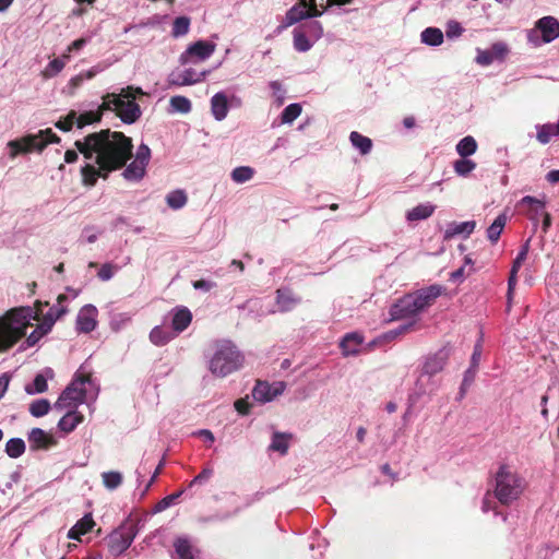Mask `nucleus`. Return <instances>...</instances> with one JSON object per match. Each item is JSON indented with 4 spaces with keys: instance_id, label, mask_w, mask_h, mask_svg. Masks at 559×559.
<instances>
[{
    "instance_id": "f257e3e1",
    "label": "nucleus",
    "mask_w": 559,
    "mask_h": 559,
    "mask_svg": "<svg viewBox=\"0 0 559 559\" xmlns=\"http://www.w3.org/2000/svg\"><path fill=\"white\" fill-rule=\"evenodd\" d=\"M74 146L85 159L94 160L81 168L82 183L86 187H94L98 178L106 180L110 173L123 167L122 177L128 181H140L146 174L148 164L141 159L134 157L127 165L133 156V142L123 132L103 129L76 140Z\"/></svg>"
},
{
    "instance_id": "f03ea898",
    "label": "nucleus",
    "mask_w": 559,
    "mask_h": 559,
    "mask_svg": "<svg viewBox=\"0 0 559 559\" xmlns=\"http://www.w3.org/2000/svg\"><path fill=\"white\" fill-rule=\"evenodd\" d=\"M31 308H13L0 317V352L13 347L26 334L31 325Z\"/></svg>"
},
{
    "instance_id": "7ed1b4c3",
    "label": "nucleus",
    "mask_w": 559,
    "mask_h": 559,
    "mask_svg": "<svg viewBox=\"0 0 559 559\" xmlns=\"http://www.w3.org/2000/svg\"><path fill=\"white\" fill-rule=\"evenodd\" d=\"M442 287L431 285L419 289L414 294H408L399 299L390 309L391 320H402L416 316L420 311L430 307L441 295Z\"/></svg>"
},
{
    "instance_id": "20e7f679",
    "label": "nucleus",
    "mask_w": 559,
    "mask_h": 559,
    "mask_svg": "<svg viewBox=\"0 0 559 559\" xmlns=\"http://www.w3.org/2000/svg\"><path fill=\"white\" fill-rule=\"evenodd\" d=\"M525 490V480L509 465L502 464L495 476V497L503 506L518 500Z\"/></svg>"
},
{
    "instance_id": "39448f33",
    "label": "nucleus",
    "mask_w": 559,
    "mask_h": 559,
    "mask_svg": "<svg viewBox=\"0 0 559 559\" xmlns=\"http://www.w3.org/2000/svg\"><path fill=\"white\" fill-rule=\"evenodd\" d=\"M243 362V357L235 345L229 342H223L210 360V371L216 377H226L238 370Z\"/></svg>"
},
{
    "instance_id": "423d86ee",
    "label": "nucleus",
    "mask_w": 559,
    "mask_h": 559,
    "mask_svg": "<svg viewBox=\"0 0 559 559\" xmlns=\"http://www.w3.org/2000/svg\"><path fill=\"white\" fill-rule=\"evenodd\" d=\"M61 139L50 129L40 130L36 134H27L8 142L10 157L27 154L34 151L41 152L49 143H60Z\"/></svg>"
},
{
    "instance_id": "0eeeda50",
    "label": "nucleus",
    "mask_w": 559,
    "mask_h": 559,
    "mask_svg": "<svg viewBox=\"0 0 559 559\" xmlns=\"http://www.w3.org/2000/svg\"><path fill=\"white\" fill-rule=\"evenodd\" d=\"M90 381V373L78 371L72 382L64 389V391L55 403V408L58 411L76 408L79 404H82L85 401L86 391L84 389V384Z\"/></svg>"
},
{
    "instance_id": "6e6552de",
    "label": "nucleus",
    "mask_w": 559,
    "mask_h": 559,
    "mask_svg": "<svg viewBox=\"0 0 559 559\" xmlns=\"http://www.w3.org/2000/svg\"><path fill=\"white\" fill-rule=\"evenodd\" d=\"M136 535V527L133 523H126L111 532L107 537L109 551L114 556H120L132 544Z\"/></svg>"
},
{
    "instance_id": "1a4fd4ad",
    "label": "nucleus",
    "mask_w": 559,
    "mask_h": 559,
    "mask_svg": "<svg viewBox=\"0 0 559 559\" xmlns=\"http://www.w3.org/2000/svg\"><path fill=\"white\" fill-rule=\"evenodd\" d=\"M114 98V102H116V116L119 117L122 122L132 124L140 119L142 110L139 104L134 100L126 99L122 96H115Z\"/></svg>"
},
{
    "instance_id": "9d476101",
    "label": "nucleus",
    "mask_w": 559,
    "mask_h": 559,
    "mask_svg": "<svg viewBox=\"0 0 559 559\" xmlns=\"http://www.w3.org/2000/svg\"><path fill=\"white\" fill-rule=\"evenodd\" d=\"M322 13L323 11L319 10L318 3L313 0L310 7L306 5L304 2H297L286 12L285 24L286 26H292L301 20L321 16Z\"/></svg>"
},
{
    "instance_id": "9b49d317",
    "label": "nucleus",
    "mask_w": 559,
    "mask_h": 559,
    "mask_svg": "<svg viewBox=\"0 0 559 559\" xmlns=\"http://www.w3.org/2000/svg\"><path fill=\"white\" fill-rule=\"evenodd\" d=\"M97 309L93 305L84 306L76 317V330L82 333L92 332L97 324Z\"/></svg>"
},
{
    "instance_id": "f8f14e48",
    "label": "nucleus",
    "mask_w": 559,
    "mask_h": 559,
    "mask_svg": "<svg viewBox=\"0 0 559 559\" xmlns=\"http://www.w3.org/2000/svg\"><path fill=\"white\" fill-rule=\"evenodd\" d=\"M536 27L540 31L545 43H550L559 37V21L554 16L539 19L536 23Z\"/></svg>"
},
{
    "instance_id": "ddd939ff",
    "label": "nucleus",
    "mask_w": 559,
    "mask_h": 559,
    "mask_svg": "<svg viewBox=\"0 0 559 559\" xmlns=\"http://www.w3.org/2000/svg\"><path fill=\"white\" fill-rule=\"evenodd\" d=\"M284 384L281 388H273L267 382L258 381L252 390V396L258 402H270L283 392Z\"/></svg>"
},
{
    "instance_id": "4468645a",
    "label": "nucleus",
    "mask_w": 559,
    "mask_h": 559,
    "mask_svg": "<svg viewBox=\"0 0 559 559\" xmlns=\"http://www.w3.org/2000/svg\"><path fill=\"white\" fill-rule=\"evenodd\" d=\"M449 358V353L445 349H441L435 355L427 358L425 365H424V372L429 376H433L438 372H440Z\"/></svg>"
},
{
    "instance_id": "2eb2a0df",
    "label": "nucleus",
    "mask_w": 559,
    "mask_h": 559,
    "mask_svg": "<svg viewBox=\"0 0 559 559\" xmlns=\"http://www.w3.org/2000/svg\"><path fill=\"white\" fill-rule=\"evenodd\" d=\"M192 321V313L187 307H177L174 310L171 328L176 333L185 331Z\"/></svg>"
},
{
    "instance_id": "dca6fc26",
    "label": "nucleus",
    "mask_w": 559,
    "mask_h": 559,
    "mask_svg": "<svg viewBox=\"0 0 559 559\" xmlns=\"http://www.w3.org/2000/svg\"><path fill=\"white\" fill-rule=\"evenodd\" d=\"M69 411L62 416V418L58 423V427L63 432L73 431L78 425L83 423L84 415L74 408H68Z\"/></svg>"
},
{
    "instance_id": "f3484780",
    "label": "nucleus",
    "mask_w": 559,
    "mask_h": 559,
    "mask_svg": "<svg viewBox=\"0 0 559 559\" xmlns=\"http://www.w3.org/2000/svg\"><path fill=\"white\" fill-rule=\"evenodd\" d=\"M94 525L95 522L92 514H85L74 526L70 528L68 537L70 539L81 540V536L91 532Z\"/></svg>"
},
{
    "instance_id": "a211bd4d",
    "label": "nucleus",
    "mask_w": 559,
    "mask_h": 559,
    "mask_svg": "<svg viewBox=\"0 0 559 559\" xmlns=\"http://www.w3.org/2000/svg\"><path fill=\"white\" fill-rule=\"evenodd\" d=\"M174 548L179 559H194L199 552L187 537H177L174 540Z\"/></svg>"
},
{
    "instance_id": "6ab92c4d",
    "label": "nucleus",
    "mask_w": 559,
    "mask_h": 559,
    "mask_svg": "<svg viewBox=\"0 0 559 559\" xmlns=\"http://www.w3.org/2000/svg\"><path fill=\"white\" fill-rule=\"evenodd\" d=\"M211 110L216 120L222 121L226 118L228 114V99L223 92L216 93L211 98Z\"/></svg>"
},
{
    "instance_id": "aec40b11",
    "label": "nucleus",
    "mask_w": 559,
    "mask_h": 559,
    "mask_svg": "<svg viewBox=\"0 0 559 559\" xmlns=\"http://www.w3.org/2000/svg\"><path fill=\"white\" fill-rule=\"evenodd\" d=\"M364 337L359 333H348L346 334L341 343L340 347L342 353L345 356L355 355L359 352V346L361 345Z\"/></svg>"
},
{
    "instance_id": "412c9836",
    "label": "nucleus",
    "mask_w": 559,
    "mask_h": 559,
    "mask_svg": "<svg viewBox=\"0 0 559 559\" xmlns=\"http://www.w3.org/2000/svg\"><path fill=\"white\" fill-rule=\"evenodd\" d=\"M214 50V44L205 40H199L193 45L189 46V48L187 49V53L190 56L198 57L200 60H205L209 57H211Z\"/></svg>"
},
{
    "instance_id": "4be33fe9",
    "label": "nucleus",
    "mask_w": 559,
    "mask_h": 559,
    "mask_svg": "<svg viewBox=\"0 0 559 559\" xmlns=\"http://www.w3.org/2000/svg\"><path fill=\"white\" fill-rule=\"evenodd\" d=\"M522 204H527L530 206L528 210V218L534 222L535 226L538 223L539 215L543 216V212L546 203L542 200H538L534 197L526 195L521 200Z\"/></svg>"
},
{
    "instance_id": "5701e85b",
    "label": "nucleus",
    "mask_w": 559,
    "mask_h": 559,
    "mask_svg": "<svg viewBox=\"0 0 559 559\" xmlns=\"http://www.w3.org/2000/svg\"><path fill=\"white\" fill-rule=\"evenodd\" d=\"M293 435L285 432H274L272 437V442L269 447L271 451L278 452L282 455H285L289 449V441L292 440Z\"/></svg>"
},
{
    "instance_id": "b1692460",
    "label": "nucleus",
    "mask_w": 559,
    "mask_h": 559,
    "mask_svg": "<svg viewBox=\"0 0 559 559\" xmlns=\"http://www.w3.org/2000/svg\"><path fill=\"white\" fill-rule=\"evenodd\" d=\"M28 440L37 449H47L55 444V440L52 439V437L48 436L40 428H33L29 432Z\"/></svg>"
},
{
    "instance_id": "393cba45",
    "label": "nucleus",
    "mask_w": 559,
    "mask_h": 559,
    "mask_svg": "<svg viewBox=\"0 0 559 559\" xmlns=\"http://www.w3.org/2000/svg\"><path fill=\"white\" fill-rule=\"evenodd\" d=\"M67 309H60L57 314L52 316L49 314V323L47 324V329H43V331H39L38 329H35L26 338V342L28 346H34L45 334H47L55 322L61 318L64 313H67Z\"/></svg>"
},
{
    "instance_id": "a878e982",
    "label": "nucleus",
    "mask_w": 559,
    "mask_h": 559,
    "mask_svg": "<svg viewBox=\"0 0 559 559\" xmlns=\"http://www.w3.org/2000/svg\"><path fill=\"white\" fill-rule=\"evenodd\" d=\"M349 141H350L352 145L360 152L361 155H367L372 150L371 139L360 134L357 131L350 132Z\"/></svg>"
},
{
    "instance_id": "bb28decb",
    "label": "nucleus",
    "mask_w": 559,
    "mask_h": 559,
    "mask_svg": "<svg viewBox=\"0 0 559 559\" xmlns=\"http://www.w3.org/2000/svg\"><path fill=\"white\" fill-rule=\"evenodd\" d=\"M476 223L474 221L454 223L445 230V238H451L456 235L465 234L471 235L475 229Z\"/></svg>"
},
{
    "instance_id": "cd10ccee",
    "label": "nucleus",
    "mask_w": 559,
    "mask_h": 559,
    "mask_svg": "<svg viewBox=\"0 0 559 559\" xmlns=\"http://www.w3.org/2000/svg\"><path fill=\"white\" fill-rule=\"evenodd\" d=\"M435 212L431 204H419L407 212L406 218L411 222L421 221L430 217Z\"/></svg>"
},
{
    "instance_id": "c85d7f7f",
    "label": "nucleus",
    "mask_w": 559,
    "mask_h": 559,
    "mask_svg": "<svg viewBox=\"0 0 559 559\" xmlns=\"http://www.w3.org/2000/svg\"><path fill=\"white\" fill-rule=\"evenodd\" d=\"M507 224V216L504 214H500L497 216V218L493 221V223L487 228V238L492 242L496 243L500 235Z\"/></svg>"
},
{
    "instance_id": "c756f323",
    "label": "nucleus",
    "mask_w": 559,
    "mask_h": 559,
    "mask_svg": "<svg viewBox=\"0 0 559 559\" xmlns=\"http://www.w3.org/2000/svg\"><path fill=\"white\" fill-rule=\"evenodd\" d=\"M477 147L476 140L472 135H467L456 144V152L461 157L465 158L473 155Z\"/></svg>"
},
{
    "instance_id": "7c9ffc66",
    "label": "nucleus",
    "mask_w": 559,
    "mask_h": 559,
    "mask_svg": "<svg viewBox=\"0 0 559 559\" xmlns=\"http://www.w3.org/2000/svg\"><path fill=\"white\" fill-rule=\"evenodd\" d=\"M276 295L277 305L283 312L290 311L298 302L288 290L277 289Z\"/></svg>"
},
{
    "instance_id": "2f4dec72",
    "label": "nucleus",
    "mask_w": 559,
    "mask_h": 559,
    "mask_svg": "<svg viewBox=\"0 0 559 559\" xmlns=\"http://www.w3.org/2000/svg\"><path fill=\"white\" fill-rule=\"evenodd\" d=\"M173 337V333L162 326H155L150 333V340L156 346L166 345Z\"/></svg>"
},
{
    "instance_id": "473e14b6",
    "label": "nucleus",
    "mask_w": 559,
    "mask_h": 559,
    "mask_svg": "<svg viewBox=\"0 0 559 559\" xmlns=\"http://www.w3.org/2000/svg\"><path fill=\"white\" fill-rule=\"evenodd\" d=\"M421 40L430 46H439L443 43V34L439 28L427 27L421 33Z\"/></svg>"
},
{
    "instance_id": "72a5a7b5",
    "label": "nucleus",
    "mask_w": 559,
    "mask_h": 559,
    "mask_svg": "<svg viewBox=\"0 0 559 559\" xmlns=\"http://www.w3.org/2000/svg\"><path fill=\"white\" fill-rule=\"evenodd\" d=\"M25 452V442L20 438H12L5 444V453L12 457L17 459Z\"/></svg>"
},
{
    "instance_id": "f704fd0d",
    "label": "nucleus",
    "mask_w": 559,
    "mask_h": 559,
    "mask_svg": "<svg viewBox=\"0 0 559 559\" xmlns=\"http://www.w3.org/2000/svg\"><path fill=\"white\" fill-rule=\"evenodd\" d=\"M102 120V112H96L93 110L85 111L81 115L76 114L75 126L79 129H83L86 126L99 122Z\"/></svg>"
},
{
    "instance_id": "c9c22d12",
    "label": "nucleus",
    "mask_w": 559,
    "mask_h": 559,
    "mask_svg": "<svg viewBox=\"0 0 559 559\" xmlns=\"http://www.w3.org/2000/svg\"><path fill=\"white\" fill-rule=\"evenodd\" d=\"M103 484L107 489L114 490L122 484V474L116 471L104 472L102 474Z\"/></svg>"
},
{
    "instance_id": "e433bc0d",
    "label": "nucleus",
    "mask_w": 559,
    "mask_h": 559,
    "mask_svg": "<svg viewBox=\"0 0 559 559\" xmlns=\"http://www.w3.org/2000/svg\"><path fill=\"white\" fill-rule=\"evenodd\" d=\"M453 168L459 176L466 177L476 168V163L467 157H461L454 162Z\"/></svg>"
},
{
    "instance_id": "4c0bfd02",
    "label": "nucleus",
    "mask_w": 559,
    "mask_h": 559,
    "mask_svg": "<svg viewBox=\"0 0 559 559\" xmlns=\"http://www.w3.org/2000/svg\"><path fill=\"white\" fill-rule=\"evenodd\" d=\"M294 47L300 52H306L312 47L311 41L307 37V33L297 28L294 31Z\"/></svg>"
},
{
    "instance_id": "58836bf2",
    "label": "nucleus",
    "mask_w": 559,
    "mask_h": 559,
    "mask_svg": "<svg viewBox=\"0 0 559 559\" xmlns=\"http://www.w3.org/2000/svg\"><path fill=\"white\" fill-rule=\"evenodd\" d=\"M64 66H66V63L62 59L55 58L41 71V76L44 79H51V78L56 76L57 74H59L63 70Z\"/></svg>"
},
{
    "instance_id": "ea45409f",
    "label": "nucleus",
    "mask_w": 559,
    "mask_h": 559,
    "mask_svg": "<svg viewBox=\"0 0 559 559\" xmlns=\"http://www.w3.org/2000/svg\"><path fill=\"white\" fill-rule=\"evenodd\" d=\"M187 200L188 198L182 190H175L166 198L168 206L174 210L181 209L187 203Z\"/></svg>"
},
{
    "instance_id": "a19ab883",
    "label": "nucleus",
    "mask_w": 559,
    "mask_h": 559,
    "mask_svg": "<svg viewBox=\"0 0 559 559\" xmlns=\"http://www.w3.org/2000/svg\"><path fill=\"white\" fill-rule=\"evenodd\" d=\"M190 19L187 16L176 17L173 23L171 35L174 37H180L189 32Z\"/></svg>"
},
{
    "instance_id": "79ce46f5",
    "label": "nucleus",
    "mask_w": 559,
    "mask_h": 559,
    "mask_svg": "<svg viewBox=\"0 0 559 559\" xmlns=\"http://www.w3.org/2000/svg\"><path fill=\"white\" fill-rule=\"evenodd\" d=\"M301 106L297 103L288 105L281 115V120L283 123H292L296 120L301 114Z\"/></svg>"
},
{
    "instance_id": "37998d69",
    "label": "nucleus",
    "mask_w": 559,
    "mask_h": 559,
    "mask_svg": "<svg viewBox=\"0 0 559 559\" xmlns=\"http://www.w3.org/2000/svg\"><path fill=\"white\" fill-rule=\"evenodd\" d=\"M253 175H254L253 168H251L249 166H240V167H236L231 171V179L235 182L242 183V182L249 181L253 177Z\"/></svg>"
},
{
    "instance_id": "c03bdc74",
    "label": "nucleus",
    "mask_w": 559,
    "mask_h": 559,
    "mask_svg": "<svg viewBox=\"0 0 559 559\" xmlns=\"http://www.w3.org/2000/svg\"><path fill=\"white\" fill-rule=\"evenodd\" d=\"M49 409H50V403L46 399H40V400L34 401L29 405V413L34 417H41V416L48 414Z\"/></svg>"
},
{
    "instance_id": "a18cd8bd",
    "label": "nucleus",
    "mask_w": 559,
    "mask_h": 559,
    "mask_svg": "<svg viewBox=\"0 0 559 559\" xmlns=\"http://www.w3.org/2000/svg\"><path fill=\"white\" fill-rule=\"evenodd\" d=\"M170 106L175 111L187 114L191 110V102L185 96H173L170 98Z\"/></svg>"
},
{
    "instance_id": "49530a36",
    "label": "nucleus",
    "mask_w": 559,
    "mask_h": 559,
    "mask_svg": "<svg viewBox=\"0 0 559 559\" xmlns=\"http://www.w3.org/2000/svg\"><path fill=\"white\" fill-rule=\"evenodd\" d=\"M48 389L47 380L43 374H37L33 381V385H26L25 390L28 394L44 393Z\"/></svg>"
},
{
    "instance_id": "de8ad7c7",
    "label": "nucleus",
    "mask_w": 559,
    "mask_h": 559,
    "mask_svg": "<svg viewBox=\"0 0 559 559\" xmlns=\"http://www.w3.org/2000/svg\"><path fill=\"white\" fill-rule=\"evenodd\" d=\"M75 120H76V111L75 110H70L68 112V115L66 117L59 119L55 123V126L59 130H61L63 132H68L70 130H72L73 126L75 124Z\"/></svg>"
},
{
    "instance_id": "09e8293b",
    "label": "nucleus",
    "mask_w": 559,
    "mask_h": 559,
    "mask_svg": "<svg viewBox=\"0 0 559 559\" xmlns=\"http://www.w3.org/2000/svg\"><path fill=\"white\" fill-rule=\"evenodd\" d=\"M552 135H556L554 128H552V123H546V124L537 127L536 138H537L538 142H540L542 144L549 143Z\"/></svg>"
},
{
    "instance_id": "8fccbe9b",
    "label": "nucleus",
    "mask_w": 559,
    "mask_h": 559,
    "mask_svg": "<svg viewBox=\"0 0 559 559\" xmlns=\"http://www.w3.org/2000/svg\"><path fill=\"white\" fill-rule=\"evenodd\" d=\"M115 96L119 97L120 94L119 93H108L105 96H103V103L99 105L98 109L95 111L102 112V115L104 114V111H108V110L115 111V108H116V102H114Z\"/></svg>"
},
{
    "instance_id": "3c124183",
    "label": "nucleus",
    "mask_w": 559,
    "mask_h": 559,
    "mask_svg": "<svg viewBox=\"0 0 559 559\" xmlns=\"http://www.w3.org/2000/svg\"><path fill=\"white\" fill-rule=\"evenodd\" d=\"M197 73L192 69H187L180 74L181 81L178 82L179 85H191L201 80L200 76H195Z\"/></svg>"
},
{
    "instance_id": "603ef678",
    "label": "nucleus",
    "mask_w": 559,
    "mask_h": 559,
    "mask_svg": "<svg viewBox=\"0 0 559 559\" xmlns=\"http://www.w3.org/2000/svg\"><path fill=\"white\" fill-rule=\"evenodd\" d=\"M119 94L126 99H131L135 102L136 96L144 95V92L141 87L129 85L127 87L121 88Z\"/></svg>"
},
{
    "instance_id": "864d4df0",
    "label": "nucleus",
    "mask_w": 559,
    "mask_h": 559,
    "mask_svg": "<svg viewBox=\"0 0 559 559\" xmlns=\"http://www.w3.org/2000/svg\"><path fill=\"white\" fill-rule=\"evenodd\" d=\"M304 28L306 29L305 33L310 34L316 39L320 38L323 33L322 25L317 21L305 24Z\"/></svg>"
},
{
    "instance_id": "5fc2aeb1",
    "label": "nucleus",
    "mask_w": 559,
    "mask_h": 559,
    "mask_svg": "<svg viewBox=\"0 0 559 559\" xmlns=\"http://www.w3.org/2000/svg\"><path fill=\"white\" fill-rule=\"evenodd\" d=\"M181 493H182V491H179V492L166 496L156 504V510L163 511V510L167 509L181 496Z\"/></svg>"
},
{
    "instance_id": "6e6d98bb",
    "label": "nucleus",
    "mask_w": 559,
    "mask_h": 559,
    "mask_svg": "<svg viewBox=\"0 0 559 559\" xmlns=\"http://www.w3.org/2000/svg\"><path fill=\"white\" fill-rule=\"evenodd\" d=\"M134 157L148 164L151 159V148L148 147V145L144 143L140 144L138 146Z\"/></svg>"
},
{
    "instance_id": "4d7b16f0",
    "label": "nucleus",
    "mask_w": 559,
    "mask_h": 559,
    "mask_svg": "<svg viewBox=\"0 0 559 559\" xmlns=\"http://www.w3.org/2000/svg\"><path fill=\"white\" fill-rule=\"evenodd\" d=\"M114 265L110 263H105L98 271V277L102 281H109L114 276Z\"/></svg>"
},
{
    "instance_id": "13d9d810",
    "label": "nucleus",
    "mask_w": 559,
    "mask_h": 559,
    "mask_svg": "<svg viewBox=\"0 0 559 559\" xmlns=\"http://www.w3.org/2000/svg\"><path fill=\"white\" fill-rule=\"evenodd\" d=\"M414 325H415L414 322L403 324V325L399 326L397 329L390 331L388 333V336L393 338V337H396V336H399L401 334H404V333H407L409 331H413L414 330Z\"/></svg>"
},
{
    "instance_id": "bf43d9fd",
    "label": "nucleus",
    "mask_w": 559,
    "mask_h": 559,
    "mask_svg": "<svg viewBox=\"0 0 559 559\" xmlns=\"http://www.w3.org/2000/svg\"><path fill=\"white\" fill-rule=\"evenodd\" d=\"M192 286L194 289L210 292L212 288L216 286V284L211 281L198 280L192 283Z\"/></svg>"
},
{
    "instance_id": "052dcab7",
    "label": "nucleus",
    "mask_w": 559,
    "mask_h": 559,
    "mask_svg": "<svg viewBox=\"0 0 559 559\" xmlns=\"http://www.w3.org/2000/svg\"><path fill=\"white\" fill-rule=\"evenodd\" d=\"M251 405L245 399H239L235 402V408L240 415H248Z\"/></svg>"
},
{
    "instance_id": "680f3d73",
    "label": "nucleus",
    "mask_w": 559,
    "mask_h": 559,
    "mask_svg": "<svg viewBox=\"0 0 559 559\" xmlns=\"http://www.w3.org/2000/svg\"><path fill=\"white\" fill-rule=\"evenodd\" d=\"M212 475V469H203L200 474H198L189 484V487H192L197 484H202L207 480Z\"/></svg>"
},
{
    "instance_id": "e2e57ef3",
    "label": "nucleus",
    "mask_w": 559,
    "mask_h": 559,
    "mask_svg": "<svg viewBox=\"0 0 559 559\" xmlns=\"http://www.w3.org/2000/svg\"><path fill=\"white\" fill-rule=\"evenodd\" d=\"M551 215L548 212H543V224L542 230L544 234H547L549 228L551 227Z\"/></svg>"
},
{
    "instance_id": "0e129e2a",
    "label": "nucleus",
    "mask_w": 559,
    "mask_h": 559,
    "mask_svg": "<svg viewBox=\"0 0 559 559\" xmlns=\"http://www.w3.org/2000/svg\"><path fill=\"white\" fill-rule=\"evenodd\" d=\"M78 152H80L78 148H76V151H74V150L66 151V153H64L66 163H68V164L75 163L79 158Z\"/></svg>"
},
{
    "instance_id": "69168bd1",
    "label": "nucleus",
    "mask_w": 559,
    "mask_h": 559,
    "mask_svg": "<svg viewBox=\"0 0 559 559\" xmlns=\"http://www.w3.org/2000/svg\"><path fill=\"white\" fill-rule=\"evenodd\" d=\"M518 272H514V271H510V276H509V280H508V295L510 296L515 284H516V281H518Z\"/></svg>"
},
{
    "instance_id": "338daca9",
    "label": "nucleus",
    "mask_w": 559,
    "mask_h": 559,
    "mask_svg": "<svg viewBox=\"0 0 559 559\" xmlns=\"http://www.w3.org/2000/svg\"><path fill=\"white\" fill-rule=\"evenodd\" d=\"M525 260H526V258L524 257V253H518L516 258L513 261L511 270L514 272H519V270L521 269V266Z\"/></svg>"
},
{
    "instance_id": "774afa93",
    "label": "nucleus",
    "mask_w": 559,
    "mask_h": 559,
    "mask_svg": "<svg viewBox=\"0 0 559 559\" xmlns=\"http://www.w3.org/2000/svg\"><path fill=\"white\" fill-rule=\"evenodd\" d=\"M463 32L462 27L460 26V24L455 23L454 25H450L449 26V29L447 31V35L449 37L451 36H459L461 35Z\"/></svg>"
}]
</instances>
